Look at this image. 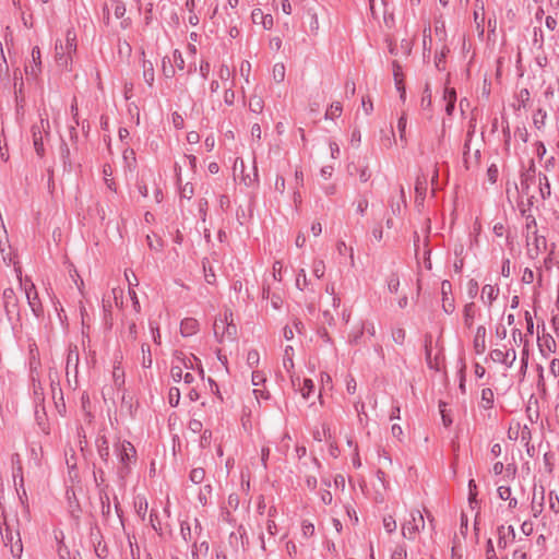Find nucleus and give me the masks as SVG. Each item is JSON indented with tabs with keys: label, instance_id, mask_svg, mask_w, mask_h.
<instances>
[{
	"label": "nucleus",
	"instance_id": "obj_1",
	"mask_svg": "<svg viewBox=\"0 0 559 559\" xmlns=\"http://www.w3.org/2000/svg\"><path fill=\"white\" fill-rule=\"evenodd\" d=\"M0 520V532L5 547L10 548L11 555L19 559L23 552V544L19 531V519L16 516L9 518L2 509Z\"/></svg>",
	"mask_w": 559,
	"mask_h": 559
},
{
	"label": "nucleus",
	"instance_id": "obj_2",
	"mask_svg": "<svg viewBox=\"0 0 559 559\" xmlns=\"http://www.w3.org/2000/svg\"><path fill=\"white\" fill-rule=\"evenodd\" d=\"M116 453L119 459L118 476L120 479H124L129 474L130 463L135 461V449L129 441H123L116 445Z\"/></svg>",
	"mask_w": 559,
	"mask_h": 559
},
{
	"label": "nucleus",
	"instance_id": "obj_3",
	"mask_svg": "<svg viewBox=\"0 0 559 559\" xmlns=\"http://www.w3.org/2000/svg\"><path fill=\"white\" fill-rule=\"evenodd\" d=\"M20 285L25 292L27 304L31 307L33 313L38 318L43 314V306L38 298V293L34 283L29 278L22 280L20 277Z\"/></svg>",
	"mask_w": 559,
	"mask_h": 559
},
{
	"label": "nucleus",
	"instance_id": "obj_4",
	"mask_svg": "<svg viewBox=\"0 0 559 559\" xmlns=\"http://www.w3.org/2000/svg\"><path fill=\"white\" fill-rule=\"evenodd\" d=\"M425 527V520L420 511L411 512V520L406 521L402 526V534L405 538L414 539L417 532Z\"/></svg>",
	"mask_w": 559,
	"mask_h": 559
},
{
	"label": "nucleus",
	"instance_id": "obj_5",
	"mask_svg": "<svg viewBox=\"0 0 559 559\" xmlns=\"http://www.w3.org/2000/svg\"><path fill=\"white\" fill-rule=\"evenodd\" d=\"M527 254L531 259H536L546 250L547 241L544 236H539L537 230H533V236L526 235Z\"/></svg>",
	"mask_w": 559,
	"mask_h": 559
},
{
	"label": "nucleus",
	"instance_id": "obj_6",
	"mask_svg": "<svg viewBox=\"0 0 559 559\" xmlns=\"http://www.w3.org/2000/svg\"><path fill=\"white\" fill-rule=\"evenodd\" d=\"M3 308L9 320H12L13 316L20 317L19 300L13 288L8 287L2 294Z\"/></svg>",
	"mask_w": 559,
	"mask_h": 559
},
{
	"label": "nucleus",
	"instance_id": "obj_7",
	"mask_svg": "<svg viewBox=\"0 0 559 559\" xmlns=\"http://www.w3.org/2000/svg\"><path fill=\"white\" fill-rule=\"evenodd\" d=\"M491 359L497 362L504 364L507 367H511L516 359V353L514 349L502 352L501 349H493L490 354Z\"/></svg>",
	"mask_w": 559,
	"mask_h": 559
},
{
	"label": "nucleus",
	"instance_id": "obj_8",
	"mask_svg": "<svg viewBox=\"0 0 559 559\" xmlns=\"http://www.w3.org/2000/svg\"><path fill=\"white\" fill-rule=\"evenodd\" d=\"M515 538V532L513 526L501 525L498 527V547L506 548L509 543H512Z\"/></svg>",
	"mask_w": 559,
	"mask_h": 559
},
{
	"label": "nucleus",
	"instance_id": "obj_9",
	"mask_svg": "<svg viewBox=\"0 0 559 559\" xmlns=\"http://www.w3.org/2000/svg\"><path fill=\"white\" fill-rule=\"evenodd\" d=\"M474 349L475 353L480 355L486 350V328L483 325H479L476 330V334L474 337Z\"/></svg>",
	"mask_w": 559,
	"mask_h": 559
},
{
	"label": "nucleus",
	"instance_id": "obj_10",
	"mask_svg": "<svg viewBox=\"0 0 559 559\" xmlns=\"http://www.w3.org/2000/svg\"><path fill=\"white\" fill-rule=\"evenodd\" d=\"M534 177H535V163H534L533 159H531L528 168L525 169L521 174V182H520V185H521L522 192L527 193L528 188H530V182L534 179Z\"/></svg>",
	"mask_w": 559,
	"mask_h": 559
},
{
	"label": "nucleus",
	"instance_id": "obj_11",
	"mask_svg": "<svg viewBox=\"0 0 559 559\" xmlns=\"http://www.w3.org/2000/svg\"><path fill=\"white\" fill-rule=\"evenodd\" d=\"M56 61L61 68H68L72 62V57L67 52L62 43L56 44Z\"/></svg>",
	"mask_w": 559,
	"mask_h": 559
},
{
	"label": "nucleus",
	"instance_id": "obj_12",
	"mask_svg": "<svg viewBox=\"0 0 559 559\" xmlns=\"http://www.w3.org/2000/svg\"><path fill=\"white\" fill-rule=\"evenodd\" d=\"M199 330V322L194 318H186L181 321L180 332L183 336H191Z\"/></svg>",
	"mask_w": 559,
	"mask_h": 559
},
{
	"label": "nucleus",
	"instance_id": "obj_13",
	"mask_svg": "<svg viewBox=\"0 0 559 559\" xmlns=\"http://www.w3.org/2000/svg\"><path fill=\"white\" fill-rule=\"evenodd\" d=\"M432 336L427 335L425 338V356L426 362L430 369L439 370L438 358L431 356Z\"/></svg>",
	"mask_w": 559,
	"mask_h": 559
},
{
	"label": "nucleus",
	"instance_id": "obj_14",
	"mask_svg": "<svg viewBox=\"0 0 559 559\" xmlns=\"http://www.w3.org/2000/svg\"><path fill=\"white\" fill-rule=\"evenodd\" d=\"M49 121L46 119H40L39 123L34 124L32 127V138L33 140H44L45 135H48Z\"/></svg>",
	"mask_w": 559,
	"mask_h": 559
},
{
	"label": "nucleus",
	"instance_id": "obj_15",
	"mask_svg": "<svg viewBox=\"0 0 559 559\" xmlns=\"http://www.w3.org/2000/svg\"><path fill=\"white\" fill-rule=\"evenodd\" d=\"M13 478L15 486H20V488H16V492L22 500V496H26V491L24 488V478H23V468L22 465H17L13 467Z\"/></svg>",
	"mask_w": 559,
	"mask_h": 559
},
{
	"label": "nucleus",
	"instance_id": "obj_16",
	"mask_svg": "<svg viewBox=\"0 0 559 559\" xmlns=\"http://www.w3.org/2000/svg\"><path fill=\"white\" fill-rule=\"evenodd\" d=\"M32 59L34 64L26 67L25 71L27 74L36 76L40 71V50L37 46L32 49Z\"/></svg>",
	"mask_w": 559,
	"mask_h": 559
},
{
	"label": "nucleus",
	"instance_id": "obj_17",
	"mask_svg": "<svg viewBox=\"0 0 559 559\" xmlns=\"http://www.w3.org/2000/svg\"><path fill=\"white\" fill-rule=\"evenodd\" d=\"M96 444H97V452H98L99 457L105 463H107L110 454H109V444H108L106 437L102 436V437L97 438Z\"/></svg>",
	"mask_w": 559,
	"mask_h": 559
},
{
	"label": "nucleus",
	"instance_id": "obj_18",
	"mask_svg": "<svg viewBox=\"0 0 559 559\" xmlns=\"http://www.w3.org/2000/svg\"><path fill=\"white\" fill-rule=\"evenodd\" d=\"M392 66H393V75H394L396 88L401 93V98L404 99L406 92H405V87L402 83V79L400 78L402 74V67L400 66V63L397 61H393Z\"/></svg>",
	"mask_w": 559,
	"mask_h": 559
},
{
	"label": "nucleus",
	"instance_id": "obj_19",
	"mask_svg": "<svg viewBox=\"0 0 559 559\" xmlns=\"http://www.w3.org/2000/svg\"><path fill=\"white\" fill-rule=\"evenodd\" d=\"M67 52L72 57V53L76 51V34L72 29H68L66 33V45H63Z\"/></svg>",
	"mask_w": 559,
	"mask_h": 559
},
{
	"label": "nucleus",
	"instance_id": "obj_20",
	"mask_svg": "<svg viewBox=\"0 0 559 559\" xmlns=\"http://www.w3.org/2000/svg\"><path fill=\"white\" fill-rule=\"evenodd\" d=\"M499 288L492 285H485L481 289V299L485 300V298L488 301V305H491L492 301L498 297Z\"/></svg>",
	"mask_w": 559,
	"mask_h": 559
},
{
	"label": "nucleus",
	"instance_id": "obj_21",
	"mask_svg": "<svg viewBox=\"0 0 559 559\" xmlns=\"http://www.w3.org/2000/svg\"><path fill=\"white\" fill-rule=\"evenodd\" d=\"M237 335V326L233 323V320L230 322H226L224 331L222 332L218 342H223L226 337L229 340H235Z\"/></svg>",
	"mask_w": 559,
	"mask_h": 559
},
{
	"label": "nucleus",
	"instance_id": "obj_22",
	"mask_svg": "<svg viewBox=\"0 0 559 559\" xmlns=\"http://www.w3.org/2000/svg\"><path fill=\"white\" fill-rule=\"evenodd\" d=\"M293 352H294L293 346L287 345L285 347L284 356H283V367L289 373L294 368Z\"/></svg>",
	"mask_w": 559,
	"mask_h": 559
},
{
	"label": "nucleus",
	"instance_id": "obj_23",
	"mask_svg": "<svg viewBox=\"0 0 559 559\" xmlns=\"http://www.w3.org/2000/svg\"><path fill=\"white\" fill-rule=\"evenodd\" d=\"M264 108V102L261 96L252 95L249 99V109L254 114H261Z\"/></svg>",
	"mask_w": 559,
	"mask_h": 559
},
{
	"label": "nucleus",
	"instance_id": "obj_24",
	"mask_svg": "<svg viewBox=\"0 0 559 559\" xmlns=\"http://www.w3.org/2000/svg\"><path fill=\"white\" fill-rule=\"evenodd\" d=\"M475 318V305L474 302H469L464 307V323L466 326L471 328Z\"/></svg>",
	"mask_w": 559,
	"mask_h": 559
},
{
	"label": "nucleus",
	"instance_id": "obj_25",
	"mask_svg": "<svg viewBox=\"0 0 559 559\" xmlns=\"http://www.w3.org/2000/svg\"><path fill=\"white\" fill-rule=\"evenodd\" d=\"M143 78H144L145 82L150 86L153 85V82H154V68H153L152 62H150V61H144L143 62Z\"/></svg>",
	"mask_w": 559,
	"mask_h": 559
},
{
	"label": "nucleus",
	"instance_id": "obj_26",
	"mask_svg": "<svg viewBox=\"0 0 559 559\" xmlns=\"http://www.w3.org/2000/svg\"><path fill=\"white\" fill-rule=\"evenodd\" d=\"M60 156L63 162L64 170L71 169L70 148L66 142L60 144Z\"/></svg>",
	"mask_w": 559,
	"mask_h": 559
},
{
	"label": "nucleus",
	"instance_id": "obj_27",
	"mask_svg": "<svg viewBox=\"0 0 559 559\" xmlns=\"http://www.w3.org/2000/svg\"><path fill=\"white\" fill-rule=\"evenodd\" d=\"M450 49L444 45L435 57V64L438 70H444V62Z\"/></svg>",
	"mask_w": 559,
	"mask_h": 559
},
{
	"label": "nucleus",
	"instance_id": "obj_28",
	"mask_svg": "<svg viewBox=\"0 0 559 559\" xmlns=\"http://www.w3.org/2000/svg\"><path fill=\"white\" fill-rule=\"evenodd\" d=\"M415 191L417 195L425 198L427 191V177L418 176L415 183Z\"/></svg>",
	"mask_w": 559,
	"mask_h": 559
},
{
	"label": "nucleus",
	"instance_id": "obj_29",
	"mask_svg": "<svg viewBox=\"0 0 559 559\" xmlns=\"http://www.w3.org/2000/svg\"><path fill=\"white\" fill-rule=\"evenodd\" d=\"M227 319H228V316H227V312H225L223 318H217L214 322L213 330H214V335L217 341H218L222 332L224 331Z\"/></svg>",
	"mask_w": 559,
	"mask_h": 559
},
{
	"label": "nucleus",
	"instance_id": "obj_30",
	"mask_svg": "<svg viewBox=\"0 0 559 559\" xmlns=\"http://www.w3.org/2000/svg\"><path fill=\"white\" fill-rule=\"evenodd\" d=\"M546 118H547V112L546 110L542 109V108H538L534 116H533V123L534 126L537 128V129H540L542 127H544L545 124V121H546Z\"/></svg>",
	"mask_w": 559,
	"mask_h": 559
},
{
	"label": "nucleus",
	"instance_id": "obj_31",
	"mask_svg": "<svg viewBox=\"0 0 559 559\" xmlns=\"http://www.w3.org/2000/svg\"><path fill=\"white\" fill-rule=\"evenodd\" d=\"M203 270H204L205 281L209 284H214L215 278H216L215 272H214V269L212 267V265L210 264V262L207 261V259L203 260Z\"/></svg>",
	"mask_w": 559,
	"mask_h": 559
},
{
	"label": "nucleus",
	"instance_id": "obj_32",
	"mask_svg": "<svg viewBox=\"0 0 559 559\" xmlns=\"http://www.w3.org/2000/svg\"><path fill=\"white\" fill-rule=\"evenodd\" d=\"M0 78L2 80L9 78V66H8L1 43H0Z\"/></svg>",
	"mask_w": 559,
	"mask_h": 559
},
{
	"label": "nucleus",
	"instance_id": "obj_33",
	"mask_svg": "<svg viewBox=\"0 0 559 559\" xmlns=\"http://www.w3.org/2000/svg\"><path fill=\"white\" fill-rule=\"evenodd\" d=\"M273 80L281 83L285 79V66L283 63H275L273 67Z\"/></svg>",
	"mask_w": 559,
	"mask_h": 559
},
{
	"label": "nucleus",
	"instance_id": "obj_34",
	"mask_svg": "<svg viewBox=\"0 0 559 559\" xmlns=\"http://www.w3.org/2000/svg\"><path fill=\"white\" fill-rule=\"evenodd\" d=\"M314 384L311 379H304L302 386H299L301 395L305 400H308L310 394L313 392Z\"/></svg>",
	"mask_w": 559,
	"mask_h": 559
},
{
	"label": "nucleus",
	"instance_id": "obj_35",
	"mask_svg": "<svg viewBox=\"0 0 559 559\" xmlns=\"http://www.w3.org/2000/svg\"><path fill=\"white\" fill-rule=\"evenodd\" d=\"M342 110H343V107H342L341 103H338V102L333 103L330 106V108L326 110L325 118L326 119H334V118L341 116Z\"/></svg>",
	"mask_w": 559,
	"mask_h": 559
},
{
	"label": "nucleus",
	"instance_id": "obj_36",
	"mask_svg": "<svg viewBox=\"0 0 559 559\" xmlns=\"http://www.w3.org/2000/svg\"><path fill=\"white\" fill-rule=\"evenodd\" d=\"M388 289L392 294H396L400 287V278L395 273H392L386 281Z\"/></svg>",
	"mask_w": 559,
	"mask_h": 559
},
{
	"label": "nucleus",
	"instance_id": "obj_37",
	"mask_svg": "<svg viewBox=\"0 0 559 559\" xmlns=\"http://www.w3.org/2000/svg\"><path fill=\"white\" fill-rule=\"evenodd\" d=\"M134 507H135V510H136V513L139 514V516L144 520V516L146 514V511H147V502L145 499L143 498H138V500L134 502Z\"/></svg>",
	"mask_w": 559,
	"mask_h": 559
},
{
	"label": "nucleus",
	"instance_id": "obj_38",
	"mask_svg": "<svg viewBox=\"0 0 559 559\" xmlns=\"http://www.w3.org/2000/svg\"><path fill=\"white\" fill-rule=\"evenodd\" d=\"M205 477V471L201 467L193 468L190 473V479L194 484H200Z\"/></svg>",
	"mask_w": 559,
	"mask_h": 559
},
{
	"label": "nucleus",
	"instance_id": "obj_39",
	"mask_svg": "<svg viewBox=\"0 0 559 559\" xmlns=\"http://www.w3.org/2000/svg\"><path fill=\"white\" fill-rule=\"evenodd\" d=\"M168 401L173 407H176L180 401V390L176 386L170 388L168 393Z\"/></svg>",
	"mask_w": 559,
	"mask_h": 559
},
{
	"label": "nucleus",
	"instance_id": "obj_40",
	"mask_svg": "<svg viewBox=\"0 0 559 559\" xmlns=\"http://www.w3.org/2000/svg\"><path fill=\"white\" fill-rule=\"evenodd\" d=\"M142 353H143L142 366L144 368H150L152 366V355H151L150 346L146 344H143Z\"/></svg>",
	"mask_w": 559,
	"mask_h": 559
},
{
	"label": "nucleus",
	"instance_id": "obj_41",
	"mask_svg": "<svg viewBox=\"0 0 559 559\" xmlns=\"http://www.w3.org/2000/svg\"><path fill=\"white\" fill-rule=\"evenodd\" d=\"M431 106V91L429 87V84H426V87L423 92L421 96V107L423 108H429Z\"/></svg>",
	"mask_w": 559,
	"mask_h": 559
},
{
	"label": "nucleus",
	"instance_id": "obj_42",
	"mask_svg": "<svg viewBox=\"0 0 559 559\" xmlns=\"http://www.w3.org/2000/svg\"><path fill=\"white\" fill-rule=\"evenodd\" d=\"M384 530L391 534L396 530V521L392 515H388L383 519Z\"/></svg>",
	"mask_w": 559,
	"mask_h": 559
},
{
	"label": "nucleus",
	"instance_id": "obj_43",
	"mask_svg": "<svg viewBox=\"0 0 559 559\" xmlns=\"http://www.w3.org/2000/svg\"><path fill=\"white\" fill-rule=\"evenodd\" d=\"M259 360H260V355H259V352L257 349H251V350L248 352L247 364L250 367L258 366Z\"/></svg>",
	"mask_w": 559,
	"mask_h": 559
},
{
	"label": "nucleus",
	"instance_id": "obj_44",
	"mask_svg": "<svg viewBox=\"0 0 559 559\" xmlns=\"http://www.w3.org/2000/svg\"><path fill=\"white\" fill-rule=\"evenodd\" d=\"M312 272L316 277L321 278L325 272V265L322 260L314 261Z\"/></svg>",
	"mask_w": 559,
	"mask_h": 559
},
{
	"label": "nucleus",
	"instance_id": "obj_45",
	"mask_svg": "<svg viewBox=\"0 0 559 559\" xmlns=\"http://www.w3.org/2000/svg\"><path fill=\"white\" fill-rule=\"evenodd\" d=\"M549 499V508L552 512L559 513V498L558 495L554 491H550L548 495Z\"/></svg>",
	"mask_w": 559,
	"mask_h": 559
},
{
	"label": "nucleus",
	"instance_id": "obj_46",
	"mask_svg": "<svg viewBox=\"0 0 559 559\" xmlns=\"http://www.w3.org/2000/svg\"><path fill=\"white\" fill-rule=\"evenodd\" d=\"M170 376L175 382L181 381L183 378V370L181 365H174L170 369Z\"/></svg>",
	"mask_w": 559,
	"mask_h": 559
},
{
	"label": "nucleus",
	"instance_id": "obj_47",
	"mask_svg": "<svg viewBox=\"0 0 559 559\" xmlns=\"http://www.w3.org/2000/svg\"><path fill=\"white\" fill-rule=\"evenodd\" d=\"M392 340L394 343L402 345L405 341V331L402 328L394 329L392 331Z\"/></svg>",
	"mask_w": 559,
	"mask_h": 559
},
{
	"label": "nucleus",
	"instance_id": "obj_48",
	"mask_svg": "<svg viewBox=\"0 0 559 559\" xmlns=\"http://www.w3.org/2000/svg\"><path fill=\"white\" fill-rule=\"evenodd\" d=\"M406 124H407V119H406V116L405 114H403L400 119H399V122H397V129H399V132H400V139L401 141H405V130H406Z\"/></svg>",
	"mask_w": 559,
	"mask_h": 559
},
{
	"label": "nucleus",
	"instance_id": "obj_49",
	"mask_svg": "<svg viewBox=\"0 0 559 559\" xmlns=\"http://www.w3.org/2000/svg\"><path fill=\"white\" fill-rule=\"evenodd\" d=\"M250 72H251V63L247 60L242 61L240 64V74L247 83H249Z\"/></svg>",
	"mask_w": 559,
	"mask_h": 559
},
{
	"label": "nucleus",
	"instance_id": "obj_50",
	"mask_svg": "<svg viewBox=\"0 0 559 559\" xmlns=\"http://www.w3.org/2000/svg\"><path fill=\"white\" fill-rule=\"evenodd\" d=\"M111 5L114 7L115 16L121 19L126 13L124 4L120 0H117V2H111Z\"/></svg>",
	"mask_w": 559,
	"mask_h": 559
},
{
	"label": "nucleus",
	"instance_id": "obj_51",
	"mask_svg": "<svg viewBox=\"0 0 559 559\" xmlns=\"http://www.w3.org/2000/svg\"><path fill=\"white\" fill-rule=\"evenodd\" d=\"M481 400L487 403L486 407H491L493 402V392L491 389H483L481 391Z\"/></svg>",
	"mask_w": 559,
	"mask_h": 559
},
{
	"label": "nucleus",
	"instance_id": "obj_52",
	"mask_svg": "<svg viewBox=\"0 0 559 559\" xmlns=\"http://www.w3.org/2000/svg\"><path fill=\"white\" fill-rule=\"evenodd\" d=\"M251 381H252V384L254 386H259V385L263 384L266 381V378L263 374V372H261V371H253L252 372Z\"/></svg>",
	"mask_w": 559,
	"mask_h": 559
},
{
	"label": "nucleus",
	"instance_id": "obj_53",
	"mask_svg": "<svg viewBox=\"0 0 559 559\" xmlns=\"http://www.w3.org/2000/svg\"><path fill=\"white\" fill-rule=\"evenodd\" d=\"M328 435L330 436V428L326 425H322V430H317L313 432V437L318 441L326 439Z\"/></svg>",
	"mask_w": 559,
	"mask_h": 559
},
{
	"label": "nucleus",
	"instance_id": "obj_54",
	"mask_svg": "<svg viewBox=\"0 0 559 559\" xmlns=\"http://www.w3.org/2000/svg\"><path fill=\"white\" fill-rule=\"evenodd\" d=\"M526 235L533 236V230H537L536 219L533 216L526 217Z\"/></svg>",
	"mask_w": 559,
	"mask_h": 559
},
{
	"label": "nucleus",
	"instance_id": "obj_55",
	"mask_svg": "<svg viewBox=\"0 0 559 559\" xmlns=\"http://www.w3.org/2000/svg\"><path fill=\"white\" fill-rule=\"evenodd\" d=\"M193 186L189 182H187L183 187L180 189V195L181 198L191 199L193 195Z\"/></svg>",
	"mask_w": 559,
	"mask_h": 559
},
{
	"label": "nucleus",
	"instance_id": "obj_56",
	"mask_svg": "<svg viewBox=\"0 0 559 559\" xmlns=\"http://www.w3.org/2000/svg\"><path fill=\"white\" fill-rule=\"evenodd\" d=\"M407 557V551H406V548L404 546H397L392 556H391V559H406Z\"/></svg>",
	"mask_w": 559,
	"mask_h": 559
},
{
	"label": "nucleus",
	"instance_id": "obj_57",
	"mask_svg": "<svg viewBox=\"0 0 559 559\" xmlns=\"http://www.w3.org/2000/svg\"><path fill=\"white\" fill-rule=\"evenodd\" d=\"M443 99L445 103H455L456 102V92L454 88L447 87L444 90Z\"/></svg>",
	"mask_w": 559,
	"mask_h": 559
},
{
	"label": "nucleus",
	"instance_id": "obj_58",
	"mask_svg": "<svg viewBox=\"0 0 559 559\" xmlns=\"http://www.w3.org/2000/svg\"><path fill=\"white\" fill-rule=\"evenodd\" d=\"M443 99L445 103H455L456 102V92L454 88L447 87L444 90Z\"/></svg>",
	"mask_w": 559,
	"mask_h": 559
},
{
	"label": "nucleus",
	"instance_id": "obj_59",
	"mask_svg": "<svg viewBox=\"0 0 559 559\" xmlns=\"http://www.w3.org/2000/svg\"><path fill=\"white\" fill-rule=\"evenodd\" d=\"M173 58H174L175 66L177 68H179L180 70H182L185 68V60H183L181 52L176 49L173 53Z\"/></svg>",
	"mask_w": 559,
	"mask_h": 559
},
{
	"label": "nucleus",
	"instance_id": "obj_60",
	"mask_svg": "<svg viewBox=\"0 0 559 559\" xmlns=\"http://www.w3.org/2000/svg\"><path fill=\"white\" fill-rule=\"evenodd\" d=\"M314 534V526L312 523L308 521L302 522V535L305 537H310Z\"/></svg>",
	"mask_w": 559,
	"mask_h": 559
},
{
	"label": "nucleus",
	"instance_id": "obj_61",
	"mask_svg": "<svg viewBox=\"0 0 559 559\" xmlns=\"http://www.w3.org/2000/svg\"><path fill=\"white\" fill-rule=\"evenodd\" d=\"M498 496L502 500H508L511 497V488L508 486H500L498 487Z\"/></svg>",
	"mask_w": 559,
	"mask_h": 559
},
{
	"label": "nucleus",
	"instance_id": "obj_62",
	"mask_svg": "<svg viewBox=\"0 0 559 559\" xmlns=\"http://www.w3.org/2000/svg\"><path fill=\"white\" fill-rule=\"evenodd\" d=\"M358 174H359V180L361 182H367L370 177H371V173L368 168L367 165L362 166L359 170H358Z\"/></svg>",
	"mask_w": 559,
	"mask_h": 559
},
{
	"label": "nucleus",
	"instance_id": "obj_63",
	"mask_svg": "<svg viewBox=\"0 0 559 559\" xmlns=\"http://www.w3.org/2000/svg\"><path fill=\"white\" fill-rule=\"evenodd\" d=\"M224 102L228 105V106H231L235 102V92L233 91L231 87L225 90V93H224Z\"/></svg>",
	"mask_w": 559,
	"mask_h": 559
},
{
	"label": "nucleus",
	"instance_id": "obj_64",
	"mask_svg": "<svg viewBox=\"0 0 559 559\" xmlns=\"http://www.w3.org/2000/svg\"><path fill=\"white\" fill-rule=\"evenodd\" d=\"M549 371L557 377L559 374V359L554 358L549 364Z\"/></svg>",
	"mask_w": 559,
	"mask_h": 559
}]
</instances>
